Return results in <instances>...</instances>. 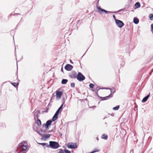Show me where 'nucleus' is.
I'll return each instance as SVG.
<instances>
[{
    "instance_id": "f257e3e1",
    "label": "nucleus",
    "mask_w": 153,
    "mask_h": 153,
    "mask_svg": "<svg viewBox=\"0 0 153 153\" xmlns=\"http://www.w3.org/2000/svg\"><path fill=\"white\" fill-rule=\"evenodd\" d=\"M28 148L27 143L25 141H23L19 145L18 149L20 153H26L25 151Z\"/></svg>"
},
{
    "instance_id": "f03ea898",
    "label": "nucleus",
    "mask_w": 153,
    "mask_h": 153,
    "mask_svg": "<svg viewBox=\"0 0 153 153\" xmlns=\"http://www.w3.org/2000/svg\"><path fill=\"white\" fill-rule=\"evenodd\" d=\"M49 143V145L47 146V148L50 147L52 149H56L60 146L59 143L56 141H50Z\"/></svg>"
},
{
    "instance_id": "7ed1b4c3",
    "label": "nucleus",
    "mask_w": 153,
    "mask_h": 153,
    "mask_svg": "<svg viewBox=\"0 0 153 153\" xmlns=\"http://www.w3.org/2000/svg\"><path fill=\"white\" fill-rule=\"evenodd\" d=\"M99 1L100 0H98L96 3V8L97 9V12L101 14H103L104 13L105 14L109 13V11L102 8L100 6H98Z\"/></svg>"
},
{
    "instance_id": "20e7f679",
    "label": "nucleus",
    "mask_w": 153,
    "mask_h": 153,
    "mask_svg": "<svg viewBox=\"0 0 153 153\" xmlns=\"http://www.w3.org/2000/svg\"><path fill=\"white\" fill-rule=\"evenodd\" d=\"M76 78L79 81H82L84 80L85 78L81 73L79 72L77 75Z\"/></svg>"
},
{
    "instance_id": "39448f33",
    "label": "nucleus",
    "mask_w": 153,
    "mask_h": 153,
    "mask_svg": "<svg viewBox=\"0 0 153 153\" xmlns=\"http://www.w3.org/2000/svg\"><path fill=\"white\" fill-rule=\"evenodd\" d=\"M96 96L100 100V101L107 100L111 98L108 95L105 97H102L99 96L98 94V91H96Z\"/></svg>"
},
{
    "instance_id": "423d86ee",
    "label": "nucleus",
    "mask_w": 153,
    "mask_h": 153,
    "mask_svg": "<svg viewBox=\"0 0 153 153\" xmlns=\"http://www.w3.org/2000/svg\"><path fill=\"white\" fill-rule=\"evenodd\" d=\"M115 22L116 25L120 28H122L124 25L123 22L120 20L118 19Z\"/></svg>"
},
{
    "instance_id": "0eeeda50",
    "label": "nucleus",
    "mask_w": 153,
    "mask_h": 153,
    "mask_svg": "<svg viewBox=\"0 0 153 153\" xmlns=\"http://www.w3.org/2000/svg\"><path fill=\"white\" fill-rule=\"evenodd\" d=\"M77 73L74 71H73L69 74V76L71 78L75 79L77 76Z\"/></svg>"
},
{
    "instance_id": "6e6552de",
    "label": "nucleus",
    "mask_w": 153,
    "mask_h": 153,
    "mask_svg": "<svg viewBox=\"0 0 153 153\" xmlns=\"http://www.w3.org/2000/svg\"><path fill=\"white\" fill-rule=\"evenodd\" d=\"M67 147L69 149H74L77 148V146L76 143H70L68 144Z\"/></svg>"
},
{
    "instance_id": "1a4fd4ad",
    "label": "nucleus",
    "mask_w": 153,
    "mask_h": 153,
    "mask_svg": "<svg viewBox=\"0 0 153 153\" xmlns=\"http://www.w3.org/2000/svg\"><path fill=\"white\" fill-rule=\"evenodd\" d=\"M73 68V66L69 64H67L65 65V69L67 71H70Z\"/></svg>"
},
{
    "instance_id": "9d476101",
    "label": "nucleus",
    "mask_w": 153,
    "mask_h": 153,
    "mask_svg": "<svg viewBox=\"0 0 153 153\" xmlns=\"http://www.w3.org/2000/svg\"><path fill=\"white\" fill-rule=\"evenodd\" d=\"M63 92L62 91H56V95L57 98H60Z\"/></svg>"
},
{
    "instance_id": "9b49d317",
    "label": "nucleus",
    "mask_w": 153,
    "mask_h": 153,
    "mask_svg": "<svg viewBox=\"0 0 153 153\" xmlns=\"http://www.w3.org/2000/svg\"><path fill=\"white\" fill-rule=\"evenodd\" d=\"M150 93H149L147 95L143 97V99L141 100V102L143 103L145 102L148 100L149 98V97L150 96Z\"/></svg>"
},
{
    "instance_id": "f8f14e48",
    "label": "nucleus",
    "mask_w": 153,
    "mask_h": 153,
    "mask_svg": "<svg viewBox=\"0 0 153 153\" xmlns=\"http://www.w3.org/2000/svg\"><path fill=\"white\" fill-rule=\"evenodd\" d=\"M65 103V101H63V103L62 104V105L60 106V107L58 108V109L57 110V111H56V112L55 113L59 114V112H60V110H61V111H62V107L63 106L64 104Z\"/></svg>"
},
{
    "instance_id": "ddd939ff",
    "label": "nucleus",
    "mask_w": 153,
    "mask_h": 153,
    "mask_svg": "<svg viewBox=\"0 0 153 153\" xmlns=\"http://www.w3.org/2000/svg\"><path fill=\"white\" fill-rule=\"evenodd\" d=\"M114 89L113 90H111V93L109 95H108L110 97V98L112 97L113 96V94L116 92V89L115 88L113 87Z\"/></svg>"
},
{
    "instance_id": "4468645a",
    "label": "nucleus",
    "mask_w": 153,
    "mask_h": 153,
    "mask_svg": "<svg viewBox=\"0 0 153 153\" xmlns=\"http://www.w3.org/2000/svg\"><path fill=\"white\" fill-rule=\"evenodd\" d=\"M59 114L55 113L54 115L52 117V121H54L57 119Z\"/></svg>"
},
{
    "instance_id": "2eb2a0df",
    "label": "nucleus",
    "mask_w": 153,
    "mask_h": 153,
    "mask_svg": "<svg viewBox=\"0 0 153 153\" xmlns=\"http://www.w3.org/2000/svg\"><path fill=\"white\" fill-rule=\"evenodd\" d=\"M109 88L108 87H102V88H100V87L96 85V91H98L100 89H106L108 90L109 89Z\"/></svg>"
},
{
    "instance_id": "dca6fc26",
    "label": "nucleus",
    "mask_w": 153,
    "mask_h": 153,
    "mask_svg": "<svg viewBox=\"0 0 153 153\" xmlns=\"http://www.w3.org/2000/svg\"><path fill=\"white\" fill-rule=\"evenodd\" d=\"M139 20L138 18L134 17L133 19V22L135 24H137L139 22Z\"/></svg>"
},
{
    "instance_id": "f3484780",
    "label": "nucleus",
    "mask_w": 153,
    "mask_h": 153,
    "mask_svg": "<svg viewBox=\"0 0 153 153\" xmlns=\"http://www.w3.org/2000/svg\"><path fill=\"white\" fill-rule=\"evenodd\" d=\"M134 5L135 8V9L140 8L141 6L140 3L139 2H136Z\"/></svg>"
},
{
    "instance_id": "a211bd4d",
    "label": "nucleus",
    "mask_w": 153,
    "mask_h": 153,
    "mask_svg": "<svg viewBox=\"0 0 153 153\" xmlns=\"http://www.w3.org/2000/svg\"><path fill=\"white\" fill-rule=\"evenodd\" d=\"M101 138L104 140H107L108 138V136L107 134H104L101 136Z\"/></svg>"
},
{
    "instance_id": "6ab92c4d",
    "label": "nucleus",
    "mask_w": 153,
    "mask_h": 153,
    "mask_svg": "<svg viewBox=\"0 0 153 153\" xmlns=\"http://www.w3.org/2000/svg\"><path fill=\"white\" fill-rule=\"evenodd\" d=\"M39 113H40L39 111L37 112L36 111L34 112V118L35 120L36 118L38 119V114Z\"/></svg>"
},
{
    "instance_id": "aec40b11",
    "label": "nucleus",
    "mask_w": 153,
    "mask_h": 153,
    "mask_svg": "<svg viewBox=\"0 0 153 153\" xmlns=\"http://www.w3.org/2000/svg\"><path fill=\"white\" fill-rule=\"evenodd\" d=\"M52 122L51 120H48L45 123V126H50L51 125V123Z\"/></svg>"
},
{
    "instance_id": "412c9836",
    "label": "nucleus",
    "mask_w": 153,
    "mask_h": 153,
    "mask_svg": "<svg viewBox=\"0 0 153 153\" xmlns=\"http://www.w3.org/2000/svg\"><path fill=\"white\" fill-rule=\"evenodd\" d=\"M42 136L43 137L42 138V139L45 138V139H46L49 138L50 137V135L49 134L45 135L43 134Z\"/></svg>"
},
{
    "instance_id": "4be33fe9",
    "label": "nucleus",
    "mask_w": 153,
    "mask_h": 153,
    "mask_svg": "<svg viewBox=\"0 0 153 153\" xmlns=\"http://www.w3.org/2000/svg\"><path fill=\"white\" fill-rule=\"evenodd\" d=\"M36 123L38 126L40 127L41 126V122L40 120L39 119H37Z\"/></svg>"
},
{
    "instance_id": "5701e85b",
    "label": "nucleus",
    "mask_w": 153,
    "mask_h": 153,
    "mask_svg": "<svg viewBox=\"0 0 153 153\" xmlns=\"http://www.w3.org/2000/svg\"><path fill=\"white\" fill-rule=\"evenodd\" d=\"M68 81V80L66 79H63L61 81V83L62 84H65L67 83Z\"/></svg>"
},
{
    "instance_id": "b1692460",
    "label": "nucleus",
    "mask_w": 153,
    "mask_h": 153,
    "mask_svg": "<svg viewBox=\"0 0 153 153\" xmlns=\"http://www.w3.org/2000/svg\"><path fill=\"white\" fill-rule=\"evenodd\" d=\"M127 6H128L127 7H125L123 9H121L119 10H118V11L119 12H120L121 11H122L124 10H125L126 9H128L129 7L130 6V5L129 4H128Z\"/></svg>"
},
{
    "instance_id": "393cba45",
    "label": "nucleus",
    "mask_w": 153,
    "mask_h": 153,
    "mask_svg": "<svg viewBox=\"0 0 153 153\" xmlns=\"http://www.w3.org/2000/svg\"><path fill=\"white\" fill-rule=\"evenodd\" d=\"M11 84L15 87H17L19 84V82H12Z\"/></svg>"
},
{
    "instance_id": "a878e982",
    "label": "nucleus",
    "mask_w": 153,
    "mask_h": 153,
    "mask_svg": "<svg viewBox=\"0 0 153 153\" xmlns=\"http://www.w3.org/2000/svg\"><path fill=\"white\" fill-rule=\"evenodd\" d=\"M120 108V106L119 105H117L116 106L114 107L113 108V109L114 111H116L118 110Z\"/></svg>"
},
{
    "instance_id": "bb28decb",
    "label": "nucleus",
    "mask_w": 153,
    "mask_h": 153,
    "mask_svg": "<svg viewBox=\"0 0 153 153\" xmlns=\"http://www.w3.org/2000/svg\"><path fill=\"white\" fill-rule=\"evenodd\" d=\"M149 18L150 20H153V14H150L149 15Z\"/></svg>"
},
{
    "instance_id": "cd10ccee",
    "label": "nucleus",
    "mask_w": 153,
    "mask_h": 153,
    "mask_svg": "<svg viewBox=\"0 0 153 153\" xmlns=\"http://www.w3.org/2000/svg\"><path fill=\"white\" fill-rule=\"evenodd\" d=\"M38 144L39 145H42L43 146H46L47 147V146L48 145L47 143H38Z\"/></svg>"
},
{
    "instance_id": "c85d7f7f",
    "label": "nucleus",
    "mask_w": 153,
    "mask_h": 153,
    "mask_svg": "<svg viewBox=\"0 0 153 153\" xmlns=\"http://www.w3.org/2000/svg\"><path fill=\"white\" fill-rule=\"evenodd\" d=\"M33 130L34 131H36L38 134H39V135H40L42 136H43V134H42L41 133H40V131H38L37 130H35V128L34 127H33Z\"/></svg>"
},
{
    "instance_id": "c756f323",
    "label": "nucleus",
    "mask_w": 153,
    "mask_h": 153,
    "mask_svg": "<svg viewBox=\"0 0 153 153\" xmlns=\"http://www.w3.org/2000/svg\"><path fill=\"white\" fill-rule=\"evenodd\" d=\"M59 151L57 152V153H65L64 151L62 149H60L58 150Z\"/></svg>"
},
{
    "instance_id": "7c9ffc66",
    "label": "nucleus",
    "mask_w": 153,
    "mask_h": 153,
    "mask_svg": "<svg viewBox=\"0 0 153 153\" xmlns=\"http://www.w3.org/2000/svg\"><path fill=\"white\" fill-rule=\"evenodd\" d=\"M65 153H71V152L70 151L67 149L66 148H65L64 149Z\"/></svg>"
},
{
    "instance_id": "2f4dec72",
    "label": "nucleus",
    "mask_w": 153,
    "mask_h": 153,
    "mask_svg": "<svg viewBox=\"0 0 153 153\" xmlns=\"http://www.w3.org/2000/svg\"><path fill=\"white\" fill-rule=\"evenodd\" d=\"M89 86L90 88H93L94 86V85L92 83H90L89 85Z\"/></svg>"
},
{
    "instance_id": "473e14b6",
    "label": "nucleus",
    "mask_w": 153,
    "mask_h": 153,
    "mask_svg": "<svg viewBox=\"0 0 153 153\" xmlns=\"http://www.w3.org/2000/svg\"><path fill=\"white\" fill-rule=\"evenodd\" d=\"M151 31L153 34V23L151 25Z\"/></svg>"
},
{
    "instance_id": "72a5a7b5",
    "label": "nucleus",
    "mask_w": 153,
    "mask_h": 153,
    "mask_svg": "<svg viewBox=\"0 0 153 153\" xmlns=\"http://www.w3.org/2000/svg\"><path fill=\"white\" fill-rule=\"evenodd\" d=\"M75 84L74 83L72 82L71 83V86L72 88H74L75 87Z\"/></svg>"
},
{
    "instance_id": "f704fd0d",
    "label": "nucleus",
    "mask_w": 153,
    "mask_h": 153,
    "mask_svg": "<svg viewBox=\"0 0 153 153\" xmlns=\"http://www.w3.org/2000/svg\"><path fill=\"white\" fill-rule=\"evenodd\" d=\"M109 13H117L119 12L118 11V10H117V11H109Z\"/></svg>"
},
{
    "instance_id": "c9c22d12",
    "label": "nucleus",
    "mask_w": 153,
    "mask_h": 153,
    "mask_svg": "<svg viewBox=\"0 0 153 153\" xmlns=\"http://www.w3.org/2000/svg\"><path fill=\"white\" fill-rule=\"evenodd\" d=\"M112 16L113 18L114 19V20L115 21V22H116L117 20H118L117 19H116L115 16L114 15H113Z\"/></svg>"
},
{
    "instance_id": "e433bc0d",
    "label": "nucleus",
    "mask_w": 153,
    "mask_h": 153,
    "mask_svg": "<svg viewBox=\"0 0 153 153\" xmlns=\"http://www.w3.org/2000/svg\"><path fill=\"white\" fill-rule=\"evenodd\" d=\"M45 128L46 130H48L49 129V126H45Z\"/></svg>"
},
{
    "instance_id": "4c0bfd02",
    "label": "nucleus",
    "mask_w": 153,
    "mask_h": 153,
    "mask_svg": "<svg viewBox=\"0 0 153 153\" xmlns=\"http://www.w3.org/2000/svg\"><path fill=\"white\" fill-rule=\"evenodd\" d=\"M65 95L66 99H65V98H64V97H63V100H64L63 101H65V100L66 99H67V95H66V94H65Z\"/></svg>"
},
{
    "instance_id": "58836bf2",
    "label": "nucleus",
    "mask_w": 153,
    "mask_h": 153,
    "mask_svg": "<svg viewBox=\"0 0 153 153\" xmlns=\"http://www.w3.org/2000/svg\"><path fill=\"white\" fill-rule=\"evenodd\" d=\"M48 108H47V109L45 111H43V112H45V113H47V112H48Z\"/></svg>"
},
{
    "instance_id": "ea45409f",
    "label": "nucleus",
    "mask_w": 153,
    "mask_h": 153,
    "mask_svg": "<svg viewBox=\"0 0 153 153\" xmlns=\"http://www.w3.org/2000/svg\"><path fill=\"white\" fill-rule=\"evenodd\" d=\"M61 72H62L63 73L64 72L63 70V68L62 66V68H61Z\"/></svg>"
},
{
    "instance_id": "a19ab883",
    "label": "nucleus",
    "mask_w": 153,
    "mask_h": 153,
    "mask_svg": "<svg viewBox=\"0 0 153 153\" xmlns=\"http://www.w3.org/2000/svg\"><path fill=\"white\" fill-rule=\"evenodd\" d=\"M96 107V106H95V105H94V106H92V107H90L89 108H94Z\"/></svg>"
},
{
    "instance_id": "79ce46f5",
    "label": "nucleus",
    "mask_w": 153,
    "mask_h": 153,
    "mask_svg": "<svg viewBox=\"0 0 153 153\" xmlns=\"http://www.w3.org/2000/svg\"><path fill=\"white\" fill-rule=\"evenodd\" d=\"M113 89V87L112 88H109V89L108 90H110V91H111V90H114V89Z\"/></svg>"
},
{
    "instance_id": "37998d69",
    "label": "nucleus",
    "mask_w": 153,
    "mask_h": 153,
    "mask_svg": "<svg viewBox=\"0 0 153 153\" xmlns=\"http://www.w3.org/2000/svg\"><path fill=\"white\" fill-rule=\"evenodd\" d=\"M70 63L72 64H73V62L71 60V59H70Z\"/></svg>"
},
{
    "instance_id": "c03bdc74",
    "label": "nucleus",
    "mask_w": 153,
    "mask_h": 153,
    "mask_svg": "<svg viewBox=\"0 0 153 153\" xmlns=\"http://www.w3.org/2000/svg\"><path fill=\"white\" fill-rule=\"evenodd\" d=\"M43 130H42V129H40V131L42 133V132H43Z\"/></svg>"
},
{
    "instance_id": "a18cd8bd",
    "label": "nucleus",
    "mask_w": 153,
    "mask_h": 153,
    "mask_svg": "<svg viewBox=\"0 0 153 153\" xmlns=\"http://www.w3.org/2000/svg\"><path fill=\"white\" fill-rule=\"evenodd\" d=\"M53 131V130H51V131H48V133H50V132H52V131Z\"/></svg>"
},
{
    "instance_id": "49530a36",
    "label": "nucleus",
    "mask_w": 153,
    "mask_h": 153,
    "mask_svg": "<svg viewBox=\"0 0 153 153\" xmlns=\"http://www.w3.org/2000/svg\"><path fill=\"white\" fill-rule=\"evenodd\" d=\"M15 15H20V14L19 13H15Z\"/></svg>"
},
{
    "instance_id": "de8ad7c7",
    "label": "nucleus",
    "mask_w": 153,
    "mask_h": 153,
    "mask_svg": "<svg viewBox=\"0 0 153 153\" xmlns=\"http://www.w3.org/2000/svg\"><path fill=\"white\" fill-rule=\"evenodd\" d=\"M2 123H0V127H2Z\"/></svg>"
},
{
    "instance_id": "09e8293b",
    "label": "nucleus",
    "mask_w": 153,
    "mask_h": 153,
    "mask_svg": "<svg viewBox=\"0 0 153 153\" xmlns=\"http://www.w3.org/2000/svg\"><path fill=\"white\" fill-rule=\"evenodd\" d=\"M100 150H98L96 148V152H99Z\"/></svg>"
},
{
    "instance_id": "8fccbe9b",
    "label": "nucleus",
    "mask_w": 153,
    "mask_h": 153,
    "mask_svg": "<svg viewBox=\"0 0 153 153\" xmlns=\"http://www.w3.org/2000/svg\"><path fill=\"white\" fill-rule=\"evenodd\" d=\"M45 124H44L42 125V127H44V126H45Z\"/></svg>"
},
{
    "instance_id": "3c124183",
    "label": "nucleus",
    "mask_w": 153,
    "mask_h": 153,
    "mask_svg": "<svg viewBox=\"0 0 153 153\" xmlns=\"http://www.w3.org/2000/svg\"><path fill=\"white\" fill-rule=\"evenodd\" d=\"M111 115L112 116H114V114L113 113H112L111 114Z\"/></svg>"
},
{
    "instance_id": "603ef678",
    "label": "nucleus",
    "mask_w": 153,
    "mask_h": 153,
    "mask_svg": "<svg viewBox=\"0 0 153 153\" xmlns=\"http://www.w3.org/2000/svg\"><path fill=\"white\" fill-rule=\"evenodd\" d=\"M46 132V130H43V133H45Z\"/></svg>"
},
{
    "instance_id": "864d4df0",
    "label": "nucleus",
    "mask_w": 153,
    "mask_h": 153,
    "mask_svg": "<svg viewBox=\"0 0 153 153\" xmlns=\"http://www.w3.org/2000/svg\"><path fill=\"white\" fill-rule=\"evenodd\" d=\"M96 140H99V138L98 137H96Z\"/></svg>"
},
{
    "instance_id": "5fc2aeb1",
    "label": "nucleus",
    "mask_w": 153,
    "mask_h": 153,
    "mask_svg": "<svg viewBox=\"0 0 153 153\" xmlns=\"http://www.w3.org/2000/svg\"><path fill=\"white\" fill-rule=\"evenodd\" d=\"M94 12V11H93L92 14H93V13Z\"/></svg>"
},
{
    "instance_id": "6e6d98bb",
    "label": "nucleus",
    "mask_w": 153,
    "mask_h": 153,
    "mask_svg": "<svg viewBox=\"0 0 153 153\" xmlns=\"http://www.w3.org/2000/svg\"><path fill=\"white\" fill-rule=\"evenodd\" d=\"M100 103V101H99V102H98V104H99Z\"/></svg>"
},
{
    "instance_id": "4d7b16f0",
    "label": "nucleus",
    "mask_w": 153,
    "mask_h": 153,
    "mask_svg": "<svg viewBox=\"0 0 153 153\" xmlns=\"http://www.w3.org/2000/svg\"><path fill=\"white\" fill-rule=\"evenodd\" d=\"M13 31V30H11V32L12 31Z\"/></svg>"
},
{
    "instance_id": "13d9d810",
    "label": "nucleus",
    "mask_w": 153,
    "mask_h": 153,
    "mask_svg": "<svg viewBox=\"0 0 153 153\" xmlns=\"http://www.w3.org/2000/svg\"><path fill=\"white\" fill-rule=\"evenodd\" d=\"M84 54L83 56H82V57L81 58H82V57H83V56H84Z\"/></svg>"
},
{
    "instance_id": "bf43d9fd",
    "label": "nucleus",
    "mask_w": 153,
    "mask_h": 153,
    "mask_svg": "<svg viewBox=\"0 0 153 153\" xmlns=\"http://www.w3.org/2000/svg\"><path fill=\"white\" fill-rule=\"evenodd\" d=\"M80 20H79V21H78V22H80Z\"/></svg>"
},
{
    "instance_id": "052dcab7",
    "label": "nucleus",
    "mask_w": 153,
    "mask_h": 153,
    "mask_svg": "<svg viewBox=\"0 0 153 153\" xmlns=\"http://www.w3.org/2000/svg\"><path fill=\"white\" fill-rule=\"evenodd\" d=\"M127 5H126V6H126V7H128V6H127Z\"/></svg>"
},
{
    "instance_id": "680f3d73",
    "label": "nucleus",
    "mask_w": 153,
    "mask_h": 153,
    "mask_svg": "<svg viewBox=\"0 0 153 153\" xmlns=\"http://www.w3.org/2000/svg\"><path fill=\"white\" fill-rule=\"evenodd\" d=\"M132 11H134V10H132Z\"/></svg>"
},
{
    "instance_id": "e2e57ef3",
    "label": "nucleus",
    "mask_w": 153,
    "mask_h": 153,
    "mask_svg": "<svg viewBox=\"0 0 153 153\" xmlns=\"http://www.w3.org/2000/svg\"><path fill=\"white\" fill-rule=\"evenodd\" d=\"M131 152H130V153H131Z\"/></svg>"
},
{
    "instance_id": "0e129e2a",
    "label": "nucleus",
    "mask_w": 153,
    "mask_h": 153,
    "mask_svg": "<svg viewBox=\"0 0 153 153\" xmlns=\"http://www.w3.org/2000/svg\"><path fill=\"white\" fill-rule=\"evenodd\" d=\"M16 64L17 65V63Z\"/></svg>"
},
{
    "instance_id": "69168bd1",
    "label": "nucleus",
    "mask_w": 153,
    "mask_h": 153,
    "mask_svg": "<svg viewBox=\"0 0 153 153\" xmlns=\"http://www.w3.org/2000/svg\"><path fill=\"white\" fill-rule=\"evenodd\" d=\"M17 78H18V75H17Z\"/></svg>"
},
{
    "instance_id": "338daca9",
    "label": "nucleus",
    "mask_w": 153,
    "mask_h": 153,
    "mask_svg": "<svg viewBox=\"0 0 153 153\" xmlns=\"http://www.w3.org/2000/svg\"><path fill=\"white\" fill-rule=\"evenodd\" d=\"M132 0H130V1H131H131Z\"/></svg>"
}]
</instances>
